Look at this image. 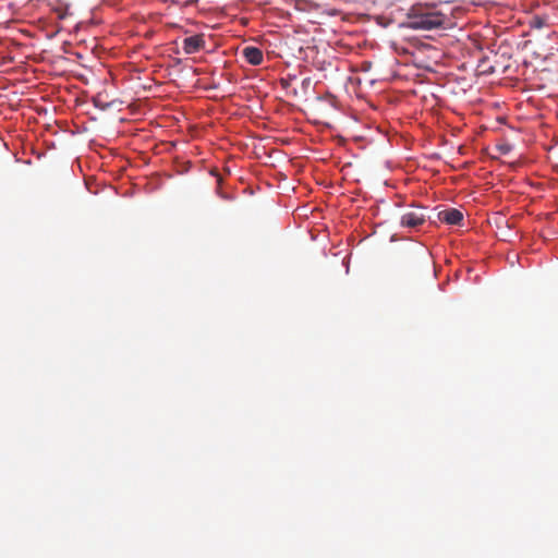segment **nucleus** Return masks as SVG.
<instances>
[{
  "mask_svg": "<svg viewBox=\"0 0 558 558\" xmlns=\"http://www.w3.org/2000/svg\"><path fill=\"white\" fill-rule=\"evenodd\" d=\"M426 221L424 210L420 207L412 208L402 214L400 223L407 228H417Z\"/></svg>",
  "mask_w": 558,
  "mask_h": 558,
  "instance_id": "2",
  "label": "nucleus"
},
{
  "mask_svg": "<svg viewBox=\"0 0 558 558\" xmlns=\"http://www.w3.org/2000/svg\"><path fill=\"white\" fill-rule=\"evenodd\" d=\"M448 17L436 11L433 5L414 4L408 12V27L412 29L432 31L445 27Z\"/></svg>",
  "mask_w": 558,
  "mask_h": 558,
  "instance_id": "1",
  "label": "nucleus"
},
{
  "mask_svg": "<svg viewBox=\"0 0 558 558\" xmlns=\"http://www.w3.org/2000/svg\"><path fill=\"white\" fill-rule=\"evenodd\" d=\"M497 149L501 153V154H508L510 151V146L507 145V144H504V145H499L497 147Z\"/></svg>",
  "mask_w": 558,
  "mask_h": 558,
  "instance_id": "7",
  "label": "nucleus"
},
{
  "mask_svg": "<svg viewBox=\"0 0 558 558\" xmlns=\"http://www.w3.org/2000/svg\"><path fill=\"white\" fill-rule=\"evenodd\" d=\"M245 60L252 65H259L263 62V52L259 48L247 46L242 50Z\"/></svg>",
  "mask_w": 558,
  "mask_h": 558,
  "instance_id": "5",
  "label": "nucleus"
},
{
  "mask_svg": "<svg viewBox=\"0 0 558 558\" xmlns=\"http://www.w3.org/2000/svg\"><path fill=\"white\" fill-rule=\"evenodd\" d=\"M438 219L447 225L459 226L463 220V214L459 209L449 208L439 211Z\"/></svg>",
  "mask_w": 558,
  "mask_h": 558,
  "instance_id": "4",
  "label": "nucleus"
},
{
  "mask_svg": "<svg viewBox=\"0 0 558 558\" xmlns=\"http://www.w3.org/2000/svg\"><path fill=\"white\" fill-rule=\"evenodd\" d=\"M531 25H532V27H535V28H542L547 25L546 19L541 17V16H534L531 21Z\"/></svg>",
  "mask_w": 558,
  "mask_h": 558,
  "instance_id": "6",
  "label": "nucleus"
},
{
  "mask_svg": "<svg viewBox=\"0 0 558 558\" xmlns=\"http://www.w3.org/2000/svg\"><path fill=\"white\" fill-rule=\"evenodd\" d=\"M205 46V40L203 35H194L191 37H186L183 40V50L186 54H193L198 52Z\"/></svg>",
  "mask_w": 558,
  "mask_h": 558,
  "instance_id": "3",
  "label": "nucleus"
}]
</instances>
